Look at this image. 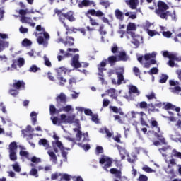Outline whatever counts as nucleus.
<instances>
[{
	"label": "nucleus",
	"instance_id": "1",
	"mask_svg": "<svg viewBox=\"0 0 181 181\" xmlns=\"http://www.w3.org/2000/svg\"><path fill=\"white\" fill-rule=\"evenodd\" d=\"M158 8L156 9L155 12L161 19H165L168 21V16H170L173 21H176V11H173V13L167 11L169 9V6L162 1L158 2Z\"/></svg>",
	"mask_w": 181,
	"mask_h": 181
},
{
	"label": "nucleus",
	"instance_id": "2",
	"mask_svg": "<svg viewBox=\"0 0 181 181\" xmlns=\"http://www.w3.org/2000/svg\"><path fill=\"white\" fill-rule=\"evenodd\" d=\"M55 13H57L59 22L63 24V26L65 28L66 30H70V27L66 24V19L69 21V22H74V21H76V18H74V13L71 11L66 13H63L60 10H57Z\"/></svg>",
	"mask_w": 181,
	"mask_h": 181
},
{
	"label": "nucleus",
	"instance_id": "3",
	"mask_svg": "<svg viewBox=\"0 0 181 181\" xmlns=\"http://www.w3.org/2000/svg\"><path fill=\"white\" fill-rule=\"evenodd\" d=\"M10 86L12 88L8 90L9 94L13 97H16L21 90H25L26 83L23 80H14L13 83Z\"/></svg>",
	"mask_w": 181,
	"mask_h": 181
},
{
	"label": "nucleus",
	"instance_id": "4",
	"mask_svg": "<svg viewBox=\"0 0 181 181\" xmlns=\"http://www.w3.org/2000/svg\"><path fill=\"white\" fill-rule=\"evenodd\" d=\"M88 15H91V16H97V18H101L102 16H104V13L100 10L95 11V9H89L86 13V16L89 18V22L91 26H100V23L97 22V20L91 18V16H88Z\"/></svg>",
	"mask_w": 181,
	"mask_h": 181
},
{
	"label": "nucleus",
	"instance_id": "5",
	"mask_svg": "<svg viewBox=\"0 0 181 181\" xmlns=\"http://www.w3.org/2000/svg\"><path fill=\"white\" fill-rule=\"evenodd\" d=\"M151 128H156L157 129V132H154V136L158 139L159 141L163 144V145H166V140L165 137H163V134L160 133V127H159V124L156 120H151L150 122Z\"/></svg>",
	"mask_w": 181,
	"mask_h": 181
},
{
	"label": "nucleus",
	"instance_id": "6",
	"mask_svg": "<svg viewBox=\"0 0 181 181\" xmlns=\"http://www.w3.org/2000/svg\"><path fill=\"white\" fill-rule=\"evenodd\" d=\"M70 111H73V107L71 105H68L64 106L62 105L61 107L57 109L56 106L54 105H49V114L50 115H54L55 114H60V112H70Z\"/></svg>",
	"mask_w": 181,
	"mask_h": 181
},
{
	"label": "nucleus",
	"instance_id": "7",
	"mask_svg": "<svg viewBox=\"0 0 181 181\" xmlns=\"http://www.w3.org/2000/svg\"><path fill=\"white\" fill-rule=\"evenodd\" d=\"M18 150V144L16 141H13L9 144V158L10 160L15 162L18 160V156H16V151Z\"/></svg>",
	"mask_w": 181,
	"mask_h": 181
},
{
	"label": "nucleus",
	"instance_id": "8",
	"mask_svg": "<svg viewBox=\"0 0 181 181\" xmlns=\"http://www.w3.org/2000/svg\"><path fill=\"white\" fill-rule=\"evenodd\" d=\"M99 163H100V165H104V163H105L103 168L106 172H109L108 168H111V166H112V159L110 157H107L106 156H102L100 158Z\"/></svg>",
	"mask_w": 181,
	"mask_h": 181
},
{
	"label": "nucleus",
	"instance_id": "9",
	"mask_svg": "<svg viewBox=\"0 0 181 181\" xmlns=\"http://www.w3.org/2000/svg\"><path fill=\"white\" fill-rule=\"evenodd\" d=\"M5 39H9L8 34L0 33V53L4 52L5 49L9 47V42L5 41Z\"/></svg>",
	"mask_w": 181,
	"mask_h": 181
},
{
	"label": "nucleus",
	"instance_id": "10",
	"mask_svg": "<svg viewBox=\"0 0 181 181\" xmlns=\"http://www.w3.org/2000/svg\"><path fill=\"white\" fill-rule=\"evenodd\" d=\"M55 100L57 108H59L62 105H66L67 103V96H66V94L61 93L56 97Z\"/></svg>",
	"mask_w": 181,
	"mask_h": 181
},
{
	"label": "nucleus",
	"instance_id": "11",
	"mask_svg": "<svg viewBox=\"0 0 181 181\" xmlns=\"http://www.w3.org/2000/svg\"><path fill=\"white\" fill-rule=\"evenodd\" d=\"M136 107L137 108H140L141 110H146L148 107H151V108L148 110V112H153V111H155V106H153V104H148V103L145 101L138 103Z\"/></svg>",
	"mask_w": 181,
	"mask_h": 181
},
{
	"label": "nucleus",
	"instance_id": "12",
	"mask_svg": "<svg viewBox=\"0 0 181 181\" xmlns=\"http://www.w3.org/2000/svg\"><path fill=\"white\" fill-rule=\"evenodd\" d=\"M91 5L93 8H95V3L94 1L82 0L78 3V7L80 8V9H83V8H88V6H91Z\"/></svg>",
	"mask_w": 181,
	"mask_h": 181
},
{
	"label": "nucleus",
	"instance_id": "13",
	"mask_svg": "<svg viewBox=\"0 0 181 181\" xmlns=\"http://www.w3.org/2000/svg\"><path fill=\"white\" fill-rule=\"evenodd\" d=\"M119 71H116L115 74L117 76V84L118 86H121L122 84V81H124V74L125 73V71L123 68H120Z\"/></svg>",
	"mask_w": 181,
	"mask_h": 181
},
{
	"label": "nucleus",
	"instance_id": "14",
	"mask_svg": "<svg viewBox=\"0 0 181 181\" xmlns=\"http://www.w3.org/2000/svg\"><path fill=\"white\" fill-rule=\"evenodd\" d=\"M78 59H80V55L78 54H75L72 58V66L75 69H80L81 67H83L81 63L78 62Z\"/></svg>",
	"mask_w": 181,
	"mask_h": 181
},
{
	"label": "nucleus",
	"instance_id": "15",
	"mask_svg": "<svg viewBox=\"0 0 181 181\" xmlns=\"http://www.w3.org/2000/svg\"><path fill=\"white\" fill-rule=\"evenodd\" d=\"M117 60L119 62H128V60H129V57L125 51H121L117 55Z\"/></svg>",
	"mask_w": 181,
	"mask_h": 181
},
{
	"label": "nucleus",
	"instance_id": "16",
	"mask_svg": "<svg viewBox=\"0 0 181 181\" xmlns=\"http://www.w3.org/2000/svg\"><path fill=\"white\" fill-rule=\"evenodd\" d=\"M105 66H107V62L105 61H102L98 65V76H101V77H104V74L103 71H105Z\"/></svg>",
	"mask_w": 181,
	"mask_h": 181
},
{
	"label": "nucleus",
	"instance_id": "17",
	"mask_svg": "<svg viewBox=\"0 0 181 181\" xmlns=\"http://www.w3.org/2000/svg\"><path fill=\"white\" fill-rule=\"evenodd\" d=\"M83 137V142H87L88 141H90V139H88V133H83L81 131H78V132L76 134V138L78 139V141H81V138L82 136Z\"/></svg>",
	"mask_w": 181,
	"mask_h": 181
},
{
	"label": "nucleus",
	"instance_id": "18",
	"mask_svg": "<svg viewBox=\"0 0 181 181\" xmlns=\"http://www.w3.org/2000/svg\"><path fill=\"white\" fill-rule=\"evenodd\" d=\"M127 5H129L131 9H136L139 5V0H126Z\"/></svg>",
	"mask_w": 181,
	"mask_h": 181
},
{
	"label": "nucleus",
	"instance_id": "19",
	"mask_svg": "<svg viewBox=\"0 0 181 181\" xmlns=\"http://www.w3.org/2000/svg\"><path fill=\"white\" fill-rule=\"evenodd\" d=\"M115 92L116 90L115 88H110L105 91V93H107V95H110L111 98H113V100H115L117 101V98L118 97V95L115 93Z\"/></svg>",
	"mask_w": 181,
	"mask_h": 181
},
{
	"label": "nucleus",
	"instance_id": "20",
	"mask_svg": "<svg viewBox=\"0 0 181 181\" xmlns=\"http://www.w3.org/2000/svg\"><path fill=\"white\" fill-rule=\"evenodd\" d=\"M139 114L141 116L140 117L141 124L143 127H146L147 128H149L150 127L149 124H148V123H146V121H145V119H144V116L146 117V114H145V112H140Z\"/></svg>",
	"mask_w": 181,
	"mask_h": 181
},
{
	"label": "nucleus",
	"instance_id": "21",
	"mask_svg": "<svg viewBox=\"0 0 181 181\" xmlns=\"http://www.w3.org/2000/svg\"><path fill=\"white\" fill-rule=\"evenodd\" d=\"M110 172L112 175H115L117 179H121L122 173L120 170H118L117 168H111L110 170Z\"/></svg>",
	"mask_w": 181,
	"mask_h": 181
},
{
	"label": "nucleus",
	"instance_id": "22",
	"mask_svg": "<svg viewBox=\"0 0 181 181\" xmlns=\"http://www.w3.org/2000/svg\"><path fill=\"white\" fill-rule=\"evenodd\" d=\"M107 62H108L109 64H111V66H114V64H115L117 63V62H119L118 57L115 55L110 56L107 58Z\"/></svg>",
	"mask_w": 181,
	"mask_h": 181
},
{
	"label": "nucleus",
	"instance_id": "23",
	"mask_svg": "<svg viewBox=\"0 0 181 181\" xmlns=\"http://www.w3.org/2000/svg\"><path fill=\"white\" fill-rule=\"evenodd\" d=\"M63 44L64 45V46H74V38H73V37H67L66 41L63 42Z\"/></svg>",
	"mask_w": 181,
	"mask_h": 181
},
{
	"label": "nucleus",
	"instance_id": "24",
	"mask_svg": "<svg viewBox=\"0 0 181 181\" xmlns=\"http://www.w3.org/2000/svg\"><path fill=\"white\" fill-rule=\"evenodd\" d=\"M39 145L44 146L45 149H49L50 145L49 144V141L46 139H40L38 141Z\"/></svg>",
	"mask_w": 181,
	"mask_h": 181
},
{
	"label": "nucleus",
	"instance_id": "25",
	"mask_svg": "<svg viewBox=\"0 0 181 181\" xmlns=\"http://www.w3.org/2000/svg\"><path fill=\"white\" fill-rule=\"evenodd\" d=\"M30 166L32 168H35V163H31ZM29 175L30 176H34L35 177H39V174L37 173V169L36 168H32L29 173Z\"/></svg>",
	"mask_w": 181,
	"mask_h": 181
},
{
	"label": "nucleus",
	"instance_id": "26",
	"mask_svg": "<svg viewBox=\"0 0 181 181\" xmlns=\"http://www.w3.org/2000/svg\"><path fill=\"white\" fill-rule=\"evenodd\" d=\"M117 148L119 149L122 160H124V159H125V155H127V151L122 148L119 145H117Z\"/></svg>",
	"mask_w": 181,
	"mask_h": 181
},
{
	"label": "nucleus",
	"instance_id": "27",
	"mask_svg": "<svg viewBox=\"0 0 181 181\" xmlns=\"http://www.w3.org/2000/svg\"><path fill=\"white\" fill-rule=\"evenodd\" d=\"M110 110L115 112V114H119V115H124V112L121 107L118 108L116 106H110Z\"/></svg>",
	"mask_w": 181,
	"mask_h": 181
},
{
	"label": "nucleus",
	"instance_id": "28",
	"mask_svg": "<svg viewBox=\"0 0 181 181\" xmlns=\"http://www.w3.org/2000/svg\"><path fill=\"white\" fill-rule=\"evenodd\" d=\"M115 15L117 19H119V21H124V13L120 11L119 9L115 10Z\"/></svg>",
	"mask_w": 181,
	"mask_h": 181
},
{
	"label": "nucleus",
	"instance_id": "29",
	"mask_svg": "<svg viewBox=\"0 0 181 181\" xmlns=\"http://www.w3.org/2000/svg\"><path fill=\"white\" fill-rule=\"evenodd\" d=\"M136 30V25L134 23H129L127 27V33H129V31Z\"/></svg>",
	"mask_w": 181,
	"mask_h": 181
},
{
	"label": "nucleus",
	"instance_id": "30",
	"mask_svg": "<svg viewBox=\"0 0 181 181\" xmlns=\"http://www.w3.org/2000/svg\"><path fill=\"white\" fill-rule=\"evenodd\" d=\"M30 117H31L33 125H36V122H37V113H36V112H32Z\"/></svg>",
	"mask_w": 181,
	"mask_h": 181
},
{
	"label": "nucleus",
	"instance_id": "31",
	"mask_svg": "<svg viewBox=\"0 0 181 181\" xmlns=\"http://www.w3.org/2000/svg\"><path fill=\"white\" fill-rule=\"evenodd\" d=\"M37 43H39L40 45H43V46L46 47H47L49 42H47V40H45L43 37L39 36L37 37Z\"/></svg>",
	"mask_w": 181,
	"mask_h": 181
},
{
	"label": "nucleus",
	"instance_id": "32",
	"mask_svg": "<svg viewBox=\"0 0 181 181\" xmlns=\"http://www.w3.org/2000/svg\"><path fill=\"white\" fill-rule=\"evenodd\" d=\"M47 153L49 156L50 157V160H52V162H57V156H56V153L53 151H48Z\"/></svg>",
	"mask_w": 181,
	"mask_h": 181
},
{
	"label": "nucleus",
	"instance_id": "33",
	"mask_svg": "<svg viewBox=\"0 0 181 181\" xmlns=\"http://www.w3.org/2000/svg\"><path fill=\"white\" fill-rule=\"evenodd\" d=\"M156 57V53L152 52L151 54H144V59L146 62L151 60V59H155Z\"/></svg>",
	"mask_w": 181,
	"mask_h": 181
},
{
	"label": "nucleus",
	"instance_id": "34",
	"mask_svg": "<svg viewBox=\"0 0 181 181\" xmlns=\"http://www.w3.org/2000/svg\"><path fill=\"white\" fill-rule=\"evenodd\" d=\"M171 158H178V159H181V153L174 148L171 153Z\"/></svg>",
	"mask_w": 181,
	"mask_h": 181
},
{
	"label": "nucleus",
	"instance_id": "35",
	"mask_svg": "<svg viewBox=\"0 0 181 181\" xmlns=\"http://www.w3.org/2000/svg\"><path fill=\"white\" fill-rule=\"evenodd\" d=\"M168 78H169V76L165 74H162L159 80V83H160V84H165V83L168 81Z\"/></svg>",
	"mask_w": 181,
	"mask_h": 181
},
{
	"label": "nucleus",
	"instance_id": "36",
	"mask_svg": "<svg viewBox=\"0 0 181 181\" xmlns=\"http://www.w3.org/2000/svg\"><path fill=\"white\" fill-rule=\"evenodd\" d=\"M129 92L132 93L133 94H136V95H139V90H138V88L134 85L130 86Z\"/></svg>",
	"mask_w": 181,
	"mask_h": 181
},
{
	"label": "nucleus",
	"instance_id": "37",
	"mask_svg": "<svg viewBox=\"0 0 181 181\" xmlns=\"http://www.w3.org/2000/svg\"><path fill=\"white\" fill-rule=\"evenodd\" d=\"M168 59H170V60H175V62H181V57H177L173 53L170 54Z\"/></svg>",
	"mask_w": 181,
	"mask_h": 181
},
{
	"label": "nucleus",
	"instance_id": "38",
	"mask_svg": "<svg viewBox=\"0 0 181 181\" xmlns=\"http://www.w3.org/2000/svg\"><path fill=\"white\" fill-rule=\"evenodd\" d=\"M22 46H23L24 47H28L29 46H32V41H30V40L28 38H25L22 41Z\"/></svg>",
	"mask_w": 181,
	"mask_h": 181
},
{
	"label": "nucleus",
	"instance_id": "39",
	"mask_svg": "<svg viewBox=\"0 0 181 181\" xmlns=\"http://www.w3.org/2000/svg\"><path fill=\"white\" fill-rule=\"evenodd\" d=\"M57 78L59 82V86H62V87L67 83V79L64 78L63 76H58Z\"/></svg>",
	"mask_w": 181,
	"mask_h": 181
},
{
	"label": "nucleus",
	"instance_id": "40",
	"mask_svg": "<svg viewBox=\"0 0 181 181\" xmlns=\"http://www.w3.org/2000/svg\"><path fill=\"white\" fill-rule=\"evenodd\" d=\"M12 64H11V67H8L7 69V70H10L11 71H12L13 69H14L15 70H16L18 69V61L17 59H13L12 60Z\"/></svg>",
	"mask_w": 181,
	"mask_h": 181
},
{
	"label": "nucleus",
	"instance_id": "41",
	"mask_svg": "<svg viewBox=\"0 0 181 181\" xmlns=\"http://www.w3.org/2000/svg\"><path fill=\"white\" fill-rule=\"evenodd\" d=\"M57 73L58 76H62V74H66L67 73V69L65 67H60L57 69Z\"/></svg>",
	"mask_w": 181,
	"mask_h": 181
},
{
	"label": "nucleus",
	"instance_id": "42",
	"mask_svg": "<svg viewBox=\"0 0 181 181\" xmlns=\"http://www.w3.org/2000/svg\"><path fill=\"white\" fill-rule=\"evenodd\" d=\"M76 118V116L72 115V116H68L66 117V119L65 120V124H73L74 123V119Z\"/></svg>",
	"mask_w": 181,
	"mask_h": 181
},
{
	"label": "nucleus",
	"instance_id": "43",
	"mask_svg": "<svg viewBox=\"0 0 181 181\" xmlns=\"http://www.w3.org/2000/svg\"><path fill=\"white\" fill-rule=\"evenodd\" d=\"M30 21H32V18L29 17H26L25 16H21V22L22 23H30Z\"/></svg>",
	"mask_w": 181,
	"mask_h": 181
},
{
	"label": "nucleus",
	"instance_id": "44",
	"mask_svg": "<svg viewBox=\"0 0 181 181\" xmlns=\"http://www.w3.org/2000/svg\"><path fill=\"white\" fill-rule=\"evenodd\" d=\"M17 66H18V67H23V66H25V59L20 57L17 59Z\"/></svg>",
	"mask_w": 181,
	"mask_h": 181
},
{
	"label": "nucleus",
	"instance_id": "45",
	"mask_svg": "<svg viewBox=\"0 0 181 181\" xmlns=\"http://www.w3.org/2000/svg\"><path fill=\"white\" fill-rule=\"evenodd\" d=\"M40 71V68L37 67L36 65H32L28 70L30 73H36V71Z\"/></svg>",
	"mask_w": 181,
	"mask_h": 181
},
{
	"label": "nucleus",
	"instance_id": "46",
	"mask_svg": "<svg viewBox=\"0 0 181 181\" xmlns=\"http://www.w3.org/2000/svg\"><path fill=\"white\" fill-rule=\"evenodd\" d=\"M78 146H80L81 148H83L84 149V151H90V148H91L90 146V144H83L81 143H78Z\"/></svg>",
	"mask_w": 181,
	"mask_h": 181
},
{
	"label": "nucleus",
	"instance_id": "47",
	"mask_svg": "<svg viewBox=\"0 0 181 181\" xmlns=\"http://www.w3.org/2000/svg\"><path fill=\"white\" fill-rule=\"evenodd\" d=\"M45 64L47 66V67H52V62L48 59L47 56L45 55L43 57Z\"/></svg>",
	"mask_w": 181,
	"mask_h": 181
},
{
	"label": "nucleus",
	"instance_id": "48",
	"mask_svg": "<svg viewBox=\"0 0 181 181\" xmlns=\"http://www.w3.org/2000/svg\"><path fill=\"white\" fill-rule=\"evenodd\" d=\"M142 170L146 172V173H153V172H155V170H153L150 167H148V165H145L144 167H143Z\"/></svg>",
	"mask_w": 181,
	"mask_h": 181
},
{
	"label": "nucleus",
	"instance_id": "49",
	"mask_svg": "<svg viewBox=\"0 0 181 181\" xmlns=\"http://www.w3.org/2000/svg\"><path fill=\"white\" fill-rule=\"evenodd\" d=\"M159 73V69L156 67H153L151 69V70L148 71V74L150 76H152V74H158Z\"/></svg>",
	"mask_w": 181,
	"mask_h": 181
},
{
	"label": "nucleus",
	"instance_id": "50",
	"mask_svg": "<svg viewBox=\"0 0 181 181\" xmlns=\"http://www.w3.org/2000/svg\"><path fill=\"white\" fill-rule=\"evenodd\" d=\"M99 4L102 5V6H104L105 9H107L110 5H111L108 0H106L105 1H100Z\"/></svg>",
	"mask_w": 181,
	"mask_h": 181
},
{
	"label": "nucleus",
	"instance_id": "51",
	"mask_svg": "<svg viewBox=\"0 0 181 181\" xmlns=\"http://www.w3.org/2000/svg\"><path fill=\"white\" fill-rule=\"evenodd\" d=\"M133 72L134 73L136 77L141 76V71H139V69L138 67L134 66L133 68Z\"/></svg>",
	"mask_w": 181,
	"mask_h": 181
},
{
	"label": "nucleus",
	"instance_id": "52",
	"mask_svg": "<svg viewBox=\"0 0 181 181\" xmlns=\"http://www.w3.org/2000/svg\"><path fill=\"white\" fill-rule=\"evenodd\" d=\"M12 168H13L14 172H17L18 173L21 170V167L18 165V163L13 164Z\"/></svg>",
	"mask_w": 181,
	"mask_h": 181
},
{
	"label": "nucleus",
	"instance_id": "53",
	"mask_svg": "<svg viewBox=\"0 0 181 181\" xmlns=\"http://www.w3.org/2000/svg\"><path fill=\"white\" fill-rule=\"evenodd\" d=\"M95 153L96 155H100V153H104V148H103V146H98L96 147Z\"/></svg>",
	"mask_w": 181,
	"mask_h": 181
},
{
	"label": "nucleus",
	"instance_id": "54",
	"mask_svg": "<svg viewBox=\"0 0 181 181\" xmlns=\"http://www.w3.org/2000/svg\"><path fill=\"white\" fill-rule=\"evenodd\" d=\"M164 110H173L175 111V105H172V103H167L164 106Z\"/></svg>",
	"mask_w": 181,
	"mask_h": 181
},
{
	"label": "nucleus",
	"instance_id": "55",
	"mask_svg": "<svg viewBox=\"0 0 181 181\" xmlns=\"http://www.w3.org/2000/svg\"><path fill=\"white\" fill-rule=\"evenodd\" d=\"M138 181H148V176L141 174L139 175V178L137 179Z\"/></svg>",
	"mask_w": 181,
	"mask_h": 181
},
{
	"label": "nucleus",
	"instance_id": "56",
	"mask_svg": "<svg viewBox=\"0 0 181 181\" xmlns=\"http://www.w3.org/2000/svg\"><path fill=\"white\" fill-rule=\"evenodd\" d=\"M111 52L114 54H115V53H118V46L117 45V44H114L113 46H112Z\"/></svg>",
	"mask_w": 181,
	"mask_h": 181
},
{
	"label": "nucleus",
	"instance_id": "57",
	"mask_svg": "<svg viewBox=\"0 0 181 181\" xmlns=\"http://www.w3.org/2000/svg\"><path fill=\"white\" fill-rule=\"evenodd\" d=\"M76 83H77V81L74 77L70 78L69 80V84L70 87H73V84H76Z\"/></svg>",
	"mask_w": 181,
	"mask_h": 181
},
{
	"label": "nucleus",
	"instance_id": "58",
	"mask_svg": "<svg viewBox=\"0 0 181 181\" xmlns=\"http://www.w3.org/2000/svg\"><path fill=\"white\" fill-rule=\"evenodd\" d=\"M31 162H33V163H40L42 160H40V158H37L36 156H33L31 158Z\"/></svg>",
	"mask_w": 181,
	"mask_h": 181
},
{
	"label": "nucleus",
	"instance_id": "59",
	"mask_svg": "<svg viewBox=\"0 0 181 181\" xmlns=\"http://www.w3.org/2000/svg\"><path fill=\"white\" fill-rule=\"evenodd\" d=\"M176 165V160L175 158H171L170 160V163L168 165V168H170L172 166H175Z\"/></svg>",
	"mask_w": 181,
	"mask_h": 181
},
{
	"label": "nucleus",
	"instance_id": "60",
	"mask_svg": "<svg viewBox=\"0 0 181 181\" xmlns=\"http://www.w3.org/2000/svg\"><path fill=\"white\" fill-rule=\"evenodd\" d=\"M146 98H148V100H156V97L155 96V93L151 92L150 95H146Z\"/></svg>",
	"mask_w": 181,
	"mask_h": 181
},
{
	"label": "nucleus",
	"instance_id": "61",
	"mask_svg": "<svg viewBox=\"0 0 181 181\" xmlns=\"http://www.w3.org/2000/svg\"><path fill=\"white\" fill-rule=\"evenodd\" d=\"M90 117H92V121H93V122H95V124H98V122H100V119H98V115H92Z\"/></svg>",
	"mask_w": 181,
	"mask_h": 181
},
{
	"label": "nucleus",
	"instance_id": "62",
	"mask_svg": "<svg viewBox=\"0 0 181 181\" xmlns=\"http://www.w3.org/2000/svg\"><path fill=\"white\" fill-rule=\"evenodd\" d=\"M20 156H24L25 158H29V152L25 151H20Z\"/></svg>",
	"mask_w": 181,
	"mask_h": 181
},
{
	"label": "nucleus",
	"instance_id": "63",
	"mask_svg": "<svg viewBox=\"0 0 181 181\" xmlns=\"http://www.w3.org/2000/svg\"><path fill=\"white\" fill-rule=\"evenodd\" d=\"M163 35L165 37H170L172 36V33L170 31H163Z\"/></svg>",
	"mask_w": 181,
	"mask_h": 181
},
{
	"label": "nucleus",
	"instance_id": "64",
	"mask_svg": "<svg viewBox=\"0 0 181 181\" xmlns=\"http://www.w3.org/2000/svg\"><path fill=\"white\" fill-rule=\"evenodd\" d=\"M100 35H107V31H104V25H101L99 28Z\"/></svg>",
	"mask_w": 181,
	"mask_h": 181
}]
</instances>
